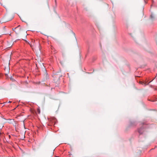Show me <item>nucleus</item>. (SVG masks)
<instances>
[{
  "mask_svg": "<svg viewBox=\"0 0 157 157\" xmlns=\"http://www.w3.org/2000/svg\"><path fill=\"white\" fill-rule=\"evenodd\" d=\"M35 41L34 40L32 39L31 40V43H30L31 44H29L31 47L32 48H33V47L35 45Z\"/></svg>",
  "mask_w": 157,
  "mask_h": 157,
  "instance_id": "f257e3e1",
  "label": "nucleus"
},
{
  "mask_svg": "<svg viewBox=\"0 0 157 157\" xmlns=\"http://www.w3.org/2000/svg\"><path fill=\"white\" fill-rule=\"evenodd\" d=\"M51 121L52 124H55L57 120L55 118L52 117L51 119Z\"/></svg>",
  "mask_w": 157,
  "mask_h": 157,
  "instance_id": "f03ea898",
  "label": "nucleus"
},
{
  "mask_svg": "<svg viewBox=\"0 0 157 157\" xmlns=\"http://www.w3.org/2000/svg\"><path fill=\"white\" fill-rule=\"evenodd\" d=\"M144 131V128L143 127H141V128L138 129V132L140 134H142L143 132Z\"/></svg>",
  "mask_w": 157,
  "mask_h": 157,
  "instance_id": "7ed1b4c3",
  "label": "nucleus"
},
{
  "mask_svg": "<svg viewBox=\"0 0 157 157\" xmlns=\"http://www.w3.org/2000/svg\"><path fill=\"white\" fill-rule=\"evenodd\" d=\"M150 18L152 19L153 20L154 18V16L153 14H151L150 16Z\"/></svg>",
  "mask_w": 157,
  "mask_h": 157,
  "instance_id": "20e7f679",
  "label": "nucleus"
},
{
  "mask_svg": "<svg viewBox=\"0 0 157 157\" xmlns=\"http://www.w3.org/2000/svg\"><path fill=\"white\" fill-rule=\"evenodd\" d=\"M44 75L46 76V79H47L48 78V74H47V72L46 71H45V73Z\"/></svg>",
  "mask_w": 157,
  "mask_h": 157,
  "instance_id": "39448f33",
  "label": "nucleus"
},
{
  "mask_svg": "<svg viewBox=\"0 0 157 157\" xmlns=\"http://www.w3.org/2000/svg\"><path fill=\"white\" fill-rule=\"evenodd\" d=\"M65 53L64 52H62V56L63 57H65Z\"/></svg>",
  "mask_w": 157,
  "mask_h": 157,
  "instance_id": "423d86ee",
  "label": "nucleus"
},
{
  "mask_svg": "<svg viewBox=\"0 0 157 157\" xmlns=\"http://www.w3.org/2000/svg\"><path fill=\"white\" fill-rule=\"evenodd\" d=\"M148 100L149 101H155V100H152V99H148Z\"/></svg>",
  "mask_w": 157,
  "mask_h": 157,
  "instance_id": "0eeeda50",
  "label": "nucleus"
},
{
  "mask_svg": "<svg viewBox=\"0 0 157 157\" xmlns=\"http://www.w3.org/2000/svg\"><path fill=\"white\" fill-rule=\"evenodd\" d=\"M9 138H10L11 137V136H10V135H9Z\"/></svg>",
  "mask_w": 157,
  "mask_h": 157,
  "instance_id": "6e6552de",
  "label": "nucleus"
},
{
  "mask_svg": "<svg viewBox=\"0 0 157 157\" xmlns=\"http://www.w3.org/2000/svg\"><path fill=\"white\" fill-rule=\"evenodd\" d=\"M26 42L27 43L29 44H31L30 43H29L28 42Z\"/></svg>",
  "mask_w": 157,
  "mask_h": 157,
  "instance_id": "1a4fd4ad",
  "label": "nucleus"
},
{
  "mask_svg": "<svg viewBox=\"0 0 157 157\" xmlns=\"http://www.w3.org/2000/svg\"><path fill=\"white\" fill-rule=\"evenodd\" d=\"M17 28V27L15 28L14 29H13V30H15V29H16Z\"/></svg>",
  "mask_w": 157,
  "mask_h": 157,
  "instance_id": "9d476101",
  "label": "nucleus"
},
{
  "mask_svg": "<svg viewBox=\"0 0 157 157\" xmlns=\"http://www.w3.org/2000/svg\"><path fill=\"white\" fill-rule=\"evenodd\" d=\"M11 102H11V101H9L8 102V103H11Z\"/></svg>",
  "mask_w": 157,
  "mask_h": 157,
  "instance_id": "9b49d317",
  "label": "nucleus"
},
{
  "mask_svg": "<svg viewBox=\"0 0 157 157\" xmlns=\"http://www.w3.org/2000/svg\"><path fill=\"white\" fill-rule=\"evenodd\" d=\"M142 83H143V82H141V84H142Z\"/></svg>",
  "mask_w": 157,
  "mask_h": 157,
  "instance_id": "f8f14e48",
  "label": "nucleus"
},
{
  "mask_svg": "<svg viewBox=\"0 0 157 157\" xmlns=\"http://www.w3.org/2000/svg\"><path fill=\"white\" fill-rule=\"evenodd\" d=\"M10 79H12V78H10Z\"/></svg>",
  "mask_w": 157,
  "mask_h": 157,
  "instance_id": "ddd939ff",
  "label": "nucleus"
},
{
  "mask_svg": "<svg viewBox=\"0 0 157 157\" xmlns=\"http://www.w3.org/2000/svg\"><path fill=\"white\" fill-rule=\"evenodd\" d=\"M10 79H12V78H10Z\"/></svg>",
  "mask_w": 157,
  "mask_h": 157,
  "instance_id": "4468645a",
  "label": "nucleus"
}]
</instances>
